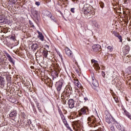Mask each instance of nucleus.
I'll use <instances>...</instances> for the list:
<instances>
[{"mask_svg": "<svg viewBox=\"0 0 131 131\" xmlns=\"http://www.w3.org/2000/svg\"><path fill=\"white\" fill-rule=\"evenodd\" d=\"M111 130L112 131H115V128H114V126H112L111 127Z\"/></svg>", "mask_w": 131, "mask_h": 131, "instance_id": "473e14b6", "label": "nucleus"}, {"mask_svg": "<svg viewBox=\"0 0 131 131\" xmlns=\"http://www.w3.org/2000/svg\"><path fill=\"white\" fill-rule=\"evenodd\" d=\"M8 32H9V28H7L4 30V33H7Z\"/></svg>", "mask_w": 131, "mask_h": 131, "instance_id": "2f4dec72", "label": "nucleus"}, {"mask_svg": "<svg viewBox=\"0 0 131 131\" xmlns=\"http://www.w3.org/2000/svg\"><path fill=\"white\" fill-rule=\"evenodd\" d=\"M127 39L128 41H131L130 38H127Z\"/></svg>", "mask_w": 131, "mask_h": 131, "instance_id": "c03bdc74", "label": "nucleus"}, {"mask_svg": "<svg viewBox=\"0 0 131 131\" xmlns=\"http://www.w3.org/2000/svg\"><path fill=\"white\" fill-rule=\"evenodd\" d=\"M64 104H66V100H65Z\"/></svg>", "mask_w": 131, "mask_h": 131, "instance_id": "8fccbe9b", "label": "nucleus"}, {"mask_svg": "<svg viewBox=\"0 0 131 131\" xmlns=\"http://www.w3.org/2000/svg\"><path fill=\"white\" fill-rule=\"evenodd\" d=\"M92 77L93 80L92 84H93L94 86H99V83L97 81V80L95 79V74L94 73L92 75Z\"/></svg>", "mask_w": 131, "mask_h": 131, "instance_id": "1a4fd4ad", "label": "nucleus"}, {"mask_svg": "<svg viewBox=\"0 0 131 131\" xmlns=\"http://www.w3.org/2000/svg\"><path fill=\"white\" fill-rule=\"evenodd\" d=\"M10 38H11V39H12V40L15 41V36H11L10 37Z\"/></svg>", "mask_w": 131, "mask_h": 131, "instance_id": "f704fd0d", "label": "nucleus"}, {"mask_svg": "<svg viewBox=\"0 0 131 131\" xmlns=\"http://www.w3.org/2000/svg\"><path fill=\"white\" fill-rule=\"evenodd\" d=\"M117 37L119 39L120 42H122V37H121V36L119 35Z\"/></svg>", "mask_w": 131, "mask_h": 131, "instance_id": "c85d7f7f", "label": "nucleus"}, {"mask_svg": "<svg viewBox=\"0 0 131 131\" xmlns=\"http://www.w3.org/2000/svg\"><path fill=\"white\" fill-rule=\"evenodd\" d=\"M76 126H77V127H78V125H76Z\"/></svg>", "mask_w": 131, "mask_h": 131, "instance_id": "09e8293b", "label": "nucleus"}, {"mask_svg": "<svg viewBox=\"0 0 131 131\" xmlns=\"http://www.w3.org/2000/svg\"><path fill=\"white\" fill-rule=\"evenodd\" d=\"M50 17L51 19H52V20H55V18H54V17L52 16V15H51Z\"/></svg>", "mask_w": 131, "mask_h": 131, "instance_id": "ea45409f", "label": "nucleus"}, {"mask_svg": "<svg viewBox=\"0 0 131 131\" xmlns=\"http://www.w3.org/2000/svg\"><path fill=\"white\" fill-rule=\"evenodd\" d=\"M105 115L106 122L108 123V124H114L115 123V120H114L111 114L107 111H105Z\"/></svg>", "mask_w": 131, "mask_h": 131, "instance_id": "f03ea898", "label": "nucleus"}, {"mask_svg": "<svg viewBox=\"0 0 131 131\" xmlns=\"http://www.w3.org/2000/svg\"><path fill=\"white\" fill-rule=\"evenodd\" d=\"M63 122H64V123H65V122H64V121H63Z\"/></svg>", "mask_w": 131, "mask_h": 131, "instance_id": "864d4df0", "label": "nucleus"}, {"mask_svg": "<svg viewBox=\"0 0 131 131\" xmlns=\"http://www.w3.org/2000/svg\"><path fill=\"white\" fill-rule=\"evenodd\" d=\"M47 48H49V46L46 45Z\"/></svg>", "mask_w": 131, "mask_h": 131, "instance_id": "49530a36", "label": "nucleus"}, {"mask_svg": "<svg viewBox=\"0 0 131 131\" xmlns=\"http://www.w3.org/2000/svg\"><path fill=\"white\" fill-rule=\"evenodd\" d=\"M43 18H48V17L49 18L50 16H52V14H51V12L45 10L43 12Z\"/></svg>", "mask_w": 131, "mask_h": 131, "instance_id": "9d476101", "label": "nucleus"}, {"mask_svg": "<svg viewBox=\"0 0 131 131\" xmlns=\"http://www.w3.org/2000/svg\"><path fill=\"white\" fill-rule=\"evenodd\" d=\"M67 95H68V94L67 93V91H64L63 93H62L61 94V98L62 100H65V99H66V97L67 96Z\"/></svg>", "mask_w": 131, "mask_h": 131, "instance_id": "a211bd4d", "label": "nucleus"}, {"mask_svg": "<svg viewBox=\"0 0 131 131\" xmlns=\"http://www.w3.org/2000/svg\"><path fill=\"white\" fill-rule=\"evenodd\" d=\"M31 84H32V82L29 81H26L24 84V85L27 89H30L31 88Z\"/></svg>", "mask_w": 131, "mask_h": 131, "instance_id": "4468645a", "label": "nucleus"}, {"mask_svg": "<svg viewBox=\"0 0 131 131\" xmlns=\"http://www.w3.org/2000/svg\"><path fill=\"white\" fill-rule=\"evenodd\" d=\"M92 62L94 63L93 65L94 66V69H95V70L96 71H97V70H100V68L99 66V63H98V61H96L95 59H93L92 60Z\"/></svg>", "mask_w": 131, "mask_h": 131, "instance_id": "0eeeda50", "label": "nucleus"}, {"mask_svg": "<svg viewBox=\"0 0 131 131\" xmlns=\"http://www.w3.org/2000/svg\"><path fill=\"white\" fill-rule=\"evenodd\" d=\"M88 125H90V126H91V127H97L96 129L94 131H104L102 128L98 129V126L95 125V124H92L91 125V124H90V123H93V122H94V121L92 120V118H91V117H89L88 118Z\"/></svg>", "mask_w": 131, "mask_h": 131, "instance_id": "7ed1b4c3", "label": "nucleus"}, {"mask_svg": "<svg viewBox=\"0 0 131 131\" xmlns=\"http://www.w3.org/2000/svg\"><path fill=\"white\" fill-rule=\"evenodd\" d=\"M128 69L129 70L130 73H131V67H128Z\"/></svg>", "mask_w": 131, "mask_h": 131, "instance_id": "a19ab883", "label": "nucleus"}, {"mask_svg": "<svg viewBox=\"0 0 131 131\" xmlns=\"http://www.w3.org/2000/svg\"><path fill=\"white\" fill-rule=\"evenodd\" d=\"M31 69H34V67L31 66Z\"/></svg>", "mask_w": 131, "mask_h": 131, "instance_id": "a18cd8bd", "label": "nucleus"}, {"mask_svg": "<svg viewBox=\"0 0 131 131\" xmlns=\"http://www.w3.org/2000/svg\"><path fill=\"white\" fill-rule=\"evenodd\" d=\"M59 71H54V74L55 75V76H56V77H58L59 76Z\"/></svg>", "mask_w": 131, "mask_h": 131, "instance_id": "cd10ccee", "label": "nucleus"}, {"mask_svg": "<svg viewBox=\"0 0 131 131\" xmlns=\"http://www.w3.org/2000/svg\"><path fill=\"white\" fill-rule=\"evenodd\" d=\"M74 83L75 85H76V86H77L79 88H80L81 87V84H80V83L78 81V79H76L74 80Z\"/></svg>", "mask_w": 131, "mask_h": 131, "instance_id": "dca6fc26", "label": "nucleus"}, {"mask_svg": "<svg viewBox=\"0 0 131 131\" xmlns=\"http://www.w3.org/2000/svg\"><path fill=\"white\" fill-rule=\"evenodd\" d=\"M74 10H75L74 8H71V12H72V13H74L75 12Z\"/></svg>", "mask_w": 131, "mask_h": 131, "instance_id": "c9c22d12", "label": "nucleus"}, {"mask_svg": "<svg viewBox=\"0 0 131 131\" xmlns=\"http://www.w3.org/2000/svg\"><path fill=\"white\" fill-rule=\"evenodd\" d=\"M84 101L85 102V101H88L89 100V98H88V97H84Z\"/></svg>", "mask_w": 131, "mask_h": 131, "instance_id": "58836bf2", "label": "nucleus"}, {"mask_svg": "<svg viewBox=\"0 0 131 131\" xmlns=\"http://www.w3.org/2000/svg\"><path fill=\"white\" fill-rule=\"evenodd\" d=\"M33 111H34L35 114H36L37 113V112H36V109L34 108V107L33 108Z\"/></svg>", "mask_w": 131, "mask_h": 131, "instance_id": "4c0bfd02", "label": "nucleus"}, {"mask_svg": "<svg viewBox=\"0 0 131 131\" xmlns=\"http://www.w3.org/2000/svg\"><path fill=\"white\" fill-rule=\"evenodd\" d=\"M125 115L129 118L131 120V116L130 114H129V113L127 112L126 111H124Z\"/></svg>", "mask_w": 131, "mask_h": 131, "instance_id": "393cba45", "label": "nucleus"}, {"mask_svg": "<svg viewBox=\"0 0 131 131\" xmlns=\"http://www.w3.org/2000/svg\"><path fill=\"white\" fill-rule=\"evenodd\" d=\"M49 54L48 51L47 50H44L43 51V57L47 58L48 57V55Z\"/></svg>", "mask_w": 131, "mask_h": 131, "instance_id": "412c9836", "label": "nucleus"}, {"mask_svg": "<svg viewBox=\"0 0 131 131\" xmlns=\"http://www.w3.org/2000/svg\"><path fill=\"white\" fill-rule=\"evenodd\" d=\"M0 84L2 86L5 84V78L2 76H0Z\"/></svg>", "mask_w": 131, "mask_h": 131, "instance_id": "6ab92c4d", "label": "nucleus"}, {"mask_svg": "<svg viewBox=\"0 0 131 131\" xmlns=\"http://www.w3.org/2000/svg\"><path fill=\"white\" fill-rule=\"evenodd\" d=\"M104 69H105V68H102V70H104Z\"/></svg>", "mask_w": 131, "mask_h": 131, "instance_id": "de8ad7c7", "label": "nucleus"}, {"mask_svg": "<svg viewBox=\"0 0 131 131\" xmlns=\"http://www.w3.org/2000/svg\"><path fill=\"white\" fill-rule=\"evenodd\" d=\"M69 88V90L70 91V93H71V91H72V88H71V86H68Z\"/></svg>", "mask_w": 131, "mask_h": 131, "instance_id": "e433bc0d", "label": "nucleus"}, {"mask_svg": "<svg viewBox=\"0 0 131 131\" xmlns=\"http://www.w3.org/2000/svg\"><path fill=\"white\" fill-rule=\"evenodd\" d=\"M92 49H93V50L94 52H100L101 51V46L99 45H95L93 46H92Z\"/></svg>", "mask_w": 131, "mask_h": 131, "instance_id": "9b49d317", "label": "nucleus"}, {"mask_svg": "<svg viewBox=\"0 0 131 131\" xmlns=\"http://www.w3.org/2000/svg\"><path fill=\"white\" fill-rule=\"evenodd\" d=\"M33 16L34 17L35 19L38 20V18H39V13H38V11L34 10L33 12Z\"/></svg>", "mask_w": 131, "mask_h": 131, "instance_id": "ddd939ff", "label": "nucleus"}, {"mask_svg": "<svg viewBox=\"0 0 131 131\" xmlns=\"http://www.w3.org/2000/svg\"><path fill=\"white\" fill-rule=\"evenodd\" d=\"M6 20L7 19L3 17V16H0V23H5Z\"/></svg>", "mask_w": 131, "mask_h": 131, "instance_id": "b1692460", "label": "nucleus"}, {"mask_svg": "<svg viewBox=\"0 0 131 131\" xmlns=\"http://www.w3.org/2000/svg\"><path fill=\"white\" fill-rule=\"evenodd\" d=\"M30 22H31V21L30 20V21H29V23H30Z\"/></svg>", "mask_w": 131, "mask_h": 131, "instance_id": "603ef678", "label": "nucleus"}, {"mask_svg": "<svg viewBox=\"0 0 131 131\" xmlns=\"http://www.w3.org/2000/svg\"><path fill=\"white\" fill-rule=\"evenodd\" d=\"M79 116H81L82 115H84L85 113H86V110L84 108H82L78 112Z\"/></svg>", "mask_w": 131, "mask_h": 131, "instance_id": "f8f14e48", "label": "nucleus"}, {"mask_svg": "<svg viewBox=\"0 0 131 131\" xmlns=\"http://www.w3.org/2000/svg\"><path fill=\"white\" fill-rule=\"evenodd\" d=\"M99 5H100L101 8H102V9H103L104 8V3L103 2H100Z\"/></svg>", "mask_w": 131, "mask_h": 131, "instance_id": "c756f323", "label": "nucleus"}, {"mask_svg": "<svg viewBox=\"0 0 131 131\" xmlns=\"http://www.w3.org/2000/svg\"><path fill=\"white\" fill-rule=\"evenodd\" d=\"M64 51L66 55H67L68 57L70 58H73V53H72V51H71V50L68 48V47L66 48Z\"/></svg>", "mask_w": 131, "mask_h": 131, "instance_id": "20e7f679", "label": "nucleus"}, {"mask_svg": "<svg viewBox=\"0 0 131 131\" xmlns=\"http://www.w3.org/2000/svg\"><path fill=\"white\" fill-rule=\"evenodd\" d=\"M107 50L110 51V52H112L113 51V48H112V47L111 46H108L107 47Z\"/></svg>", "mask_w": 131, "mask_h": 131, "instance_id": "bb28decb", "label": "nucleus"}, {"mask_svg": "<svg viewBox=\"0 0 131 131\" xmlns=\"http://www.w3.org/2000/svg\"><path fill=\"white\" fill-rule=\"evenodd\" d=\"M16 115H17V112L14 111V112H12L10 114L9 116H10V117H14V116H16Z\"/></svg>", "mask_w": 131, "mask_h": 131, "instance_id": "4be33fe9", "label": "nucleus"}, {"mask_svg": "<svg viewBox=\"0 0 131 131\" xmlns=\"http://www.w3.org/2000/svg\"><path fill=\"white\" fill-rule=\"evenodd\" d=\"M114 99L116 102V103H118V99L116 97H114Z\"/></svg>", "mask_w": 131, "mask_h": 131, "instance_id": "72a5a7b5", "label": "nucleus"}, {"mask_svg": "<svg viewBox=\"0 0 131 131\" xmlns=\"http://www.w3.org/2000/svg\"><path fill=\"white\" fill-rule=\"evenodd\" d=\"M38 38L40 39L42 41H43V35H42V34L40 33V32H38Z\"/></svg>", "mask_w": 131, "mask_h": 131, "instance_id": "aec40b11", "label": "nucleus"}, {"mask_svg": "<svg viewBox=\"0 0 131 131\" xmlns=\"http://www.w3.org/2000/svg\"><path fill=\"white\" fill-rule=\"evenodd\" d=\"M64 124L66 125V126H67V125H66V123H64Z\"/></svg>", "mask_w": 131, "mask_h": 131, "instance_id": "3c124183", "label": "nucleus"}, {"mask_svg": "<svg viewBox=\"0 0 131 131\" xmlns=\"http://www.w3.org/2000/svg\"><path fill=\"white\" fill-rule=\"evenodd\" d=\"M68 104L69 105V108H70L71 109L74 108V100L72 99H70L68 100Z\"/></svg>", "mask_w": 131, "mask_h": 131, "instance_id": "6e6552de", "label": "nucleus"}, {"mask_svg": "<svg viewBox=\"0 0 131 131\" xmlns=\"http://www.w3.org/2000/svg\"><path fill=\"white\" fill-rule=\"evenodd\" d=\"M6 56L8 58V61H9L10 63H12V64H15V61H14L13 58H12V57L10 56V54H9L8 53H7Z\"/></svg>", "mask_w": 131, "mask_h": 131, "instance_id": "2eb2a0df", "label": "nucleus"}, {"mask_svg": "<svg viewBox=\"0 0 131 131\" xmlns=\"http://www.w3.org/2000/svg\"><path fill=\"white\" fill-rule=\"evenodd\" d=\"M31 48L33 51H36L38 49V45H37V43H33Z\"/></svg>", "mask_w": 131, "mask_h": 131, "instance_id": "f3484780", "label": "nucleus"}, {"mask_svg": "<svg viewBox=\"0 0 131 131\" xmlns=\"http://www.w3.org/2000/svg\"><path fill=\"white\" fill-rule=\"evenodd\" d=\"M84 14L87 18L90 19L95 15V11L93 9V7L90 4H85L83 7Z\"/></svg>", "mask_w": 131, "mask_h": 131, "instance_id": "f257e3e1", "label": "nucleus"}, {"mask_svg": "<svg viewBox=\"0 0 131 131\" xmlns=\"http://www.w3.org/2000/svg\"><path fill=\"white\" fill-rule=\"evenodd\" d=\"M35 4L36 5V6H37V7H39V6H40V2H36Z\"/></svg>", "mask_w": 131, "mask_h": 131, "instance_id": "7c9ffc66", "label": "nucleus"}, {"mask_svg": "<svg viewBox=\"0 0 131 131\" xmlns=\"http://www.w3.org/2000/svg\"><path fill=\"white\" fill-rule=\"evenodd\" d=\"M56 85H57V90L58 92H60L62 89V86H63V81L60 80L56 82Z\"/></svg>", "mask_w": 131, "mask_h": 131, "instance_id": "39448f33", "label": "nucleus"}, {"mask_svg": "<svg viewBox=\"0 0 131 131\" xmlns=\"http://www.w3.org/2000/svg\"><path fill=\"white\" fill-rule=\"evenodd\" d=\"M37 107L38 108V110L40 112H41V105L39 104V103H36Z\"/></svg>", "mask_w": 131, "mask_h": 131, "instance_id": "5701e85b", "label": "nucleus"}, {"mask_svg": "<svg viewBox=\"0 0 131 131\" xmlns=\"http://www.w3.org/2000/svg\"><path fill=\"white\" fill-rule=\"evenodd\" d=\"M113 33H114L115 36H116V37H118L119 35H120L119 34V33H117V32H115V31H114V32H113Z\"/></svg>", "mask_w": 131, "mask_h": 131, "instance_id": "a878e982", "label": "nucleus"}, {"mask_svg": "<svg viewBox=\"0 0 131 131\" xmlns=\"http://www.w3.org/2000/svg\"><path fill=\"white\" fill-rule=\"evenodd\" d=\"M75 64L77 65V66L78 67V63H77V61H75Z\"/></svg>", "mask_w": 131, "mask_h": 131, "instance_id": "37998d69", "label": "nucleus"}, {"mask_svg": "<svg viewBox=\"0 0 131 131\" xmlns=\"http://www.w3.org/2000/svg\"><path fill=\"white\" fill-rule=\"evenodd\" d=\"M11 3L12 4H13L14 5H15V4H16V2H15L14 1H12Z\"/></svg>", "mask_w": 131, "mask_h": 131, "instance_id": "79ce46f5", "label": "nucleus"}, {"mask_svg": "<svg viewBox=\"0 0 131 131\" xmlns=\"http://www.w3.org/2000/svg\"><path fill=\"white\" fill-rule=\"evenodd\" d=\"M102 76L104 78L105 80H111V77L109 75H106L105 72H101Z\"/></svg>", "mask_w": 131, "mask_h": 131, "instance_id": "423d86ee", "label": "nucleus"}]
</instances>
